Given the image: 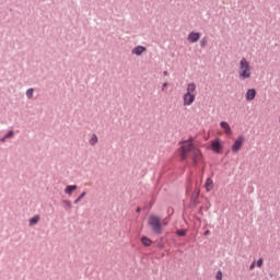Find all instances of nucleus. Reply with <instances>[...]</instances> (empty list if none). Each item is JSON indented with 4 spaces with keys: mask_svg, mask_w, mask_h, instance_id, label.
I'll list each match as a JSON object with an SVG mask.
<instances>
[{
    "mask_svg": "<svg viewBox=\"0 0 280 280\" xmlns=\"http://www.w3.org/2000/svg\"><path fill=\"white\" fill-rule=\"evenodd\" d=\"M179 156L182 161L191 159L194 165H196L202 159V153L200 149L194 145V140L189 139L180 142Z\"/></svg>",
    "mask_w": 280,
    "mask_h": 280,
    "instance_id": "obj_1",
    "label": "nucleus"
},
{
    "mask_svg": "<svg viewBox=\"0 0 280 280\" xmlns=\"http://www.w3.org/2000/svg\"><path fill=\"white\" fill-rule=\"evenodd\" d=\"M198 85L195 82H190L186 86V92L183 95V106H191L196 102V91Z\"/></svg>",
    "mask_w": 280,
    "mask_h": 280,
    "instance_id": "obj_2",
    "label": "nucleus"
},
{
    "mask_svg": "<svg viewBox=\"0 0 280 280\" xmlns=\"http://www.w3.org/2000/svg\"><path fill=\"white\" fill-rule=\"evenodd\" d=\"M253 75V68L246 58H242L238 62V78L240 80H248Z\"/></svg>",
    "mask_w": 280,
    "mask_h": 280,
    "instance_id": "obj_3",
    "label": "nucleus"
},
{
    "mask_svg": "<svg viewBox=\"0 0 280 280\" xmlns=\"http://www.w3.org/2000/svg\"><path fill=\"white\" fill-rule=\"evenodd\" d=\"M148 224L151 231H153V233H155L156 235H161V233H163V225L161 224V218L156 215H150L148 219Z\"/></svg>",
    "mask_w": 280,
    "mask_h": 280,
    "instance_id": "obj_4",
    "label": "nucleus"
},
{
    "mask_svg": "<svg viewBox=\"0 0 280 280\" xmlns=\"http://www.w3.org/2000/svg\"><path fill=\"white\" fill-rule=\"evenodd\" d=\"M244 145V136H238L236 139H235V141H234V143H233V145H232V152L234 153V154H237V152L240 151V150H242V147Z\"/></svg>",
    "mask_w": 280,
    "mask_h": 280,
    "instance_id": "obj_5",
    "label": "nucleus"
},
{
    "mask_svg": "<svg viewBox=\"0 0 280 280\" xmlns=\"http://www.w3.org/2000/svg\"><path fill=\"white\" fill-rule=\"evenodd\" d=\"M220 127L223 130L224 135H226V137H231L233 135V129H231V125H229V122L221 121Z\"/></svg>",
    "mask_w": 280,
    "mask_h": 280,
    "instance_id": "obj_6",
    "label": "nucleus"
},
{
    "mask_svg": "<svg viewBox=\"0 0 280 280\" xmlns=\"http://www.w3.org/2000/svg\"><path fill=\"white\" fill-rule=\"evenodd\" d=\"M256 95H257V91H255V89H249V90H247L245 97H246L247 102H253V100H255Z\"/></svg>",
    "mask_w": 280,
    "mask_h": 280,
    "instance_id": "obj_7",
    "label": "nucleus"
},
{
    "mask_svg": "<svg viewBox=\"0 0 280 280\" xmlns=\"http://www.w3.org/2000/svg\"><path fill=\"white\" fill-rule=\"evenodd\" d=\"M211 148H212L213 152L220 153L222 150V144L220 143V140L219 139L213 140L211 142Z\"/></svg>",
    "mask_w": 280,
    "mask_h": 280,
    "instance_id": "obj_8",
    "label": "nucleus"
},
{
    "mask_svg": "<svg viewBox=\"0 0 280 280\" xmlns=\"http://www.w3.org/2000/svg\"><path fill=\"white\" fill-rule=\"evenodd\" d=\"M188 40L190 43H198L200 40V33H197V32L189 33Z\"/></svg>",
    "mask_w": 280,
    "mask_h": 280,
    "instance_id": "obj_9",
    "label": "nucleus"
},
{
    "mask_svg": "<svg viewBox=\"0 0 280 280\" xmlns=\"http://www.w3.org/2000/svg\"><path fill=\"white\" fill-rule=\"evenodd\" d=\"M144 51H147V48L143 47V46H137L135 47L131 52L135 55V56H141L142 54H144Z\"/></svg>",
    "mask_w": 280,
    "mask_h": 280,
    "instance_id": "obj_10",
    "label": "nucleus"
},
{
    "mask_svg": "<svg viewBox=\"0 0 280 280\" xmlns=\"http://www.w3.org/2000/svg\"><path fill=\"white\" fill-rule=\"evenodd\" d=\"M75 189H78V185H69L65 188V194H67L68 196H72Z\"/></svg>",
    "mask_w": 280,
    "mask_h": 280,
    "instance_id": "obj_11",
    "label": "nucleus"
},
{
    "mask_svg": "<svg viewBox=\"0 0 280 280\" xmlns=\"http://www.w3.org/2000/svg\"><path fill=\"white\" fill-rule=\"evenodd\" d=\"M205 187L207 191H211L213 189V179L207 178Z\"/></svg>",
    "mask_w": 280,
    "mask_h": 280,
    "instance_id": "obj_12",
    "label": "nucleus"
},
{
    "mask_svg": "<svg viewBox=\"0 0 280 280\" xmlns=\"http://www.w3.org/2000/svg\"><path fill=\"white\" fill-rule=\"evenodd\" d=\"M39 221H40V217L34 215L33 218L30 219V226H34L35 224H38Z\"/></svg>",
    "mask_w": 280,
    "mask_h": 280,
    "instance_id": "obj_13",
    "label": "nucleus"
},
{
    "mask_svg": "<svg viewBox=\"0 0 280 280\" xmlns=\"http://www.w3.org/2000/svg\"><path fill=\"white\" fill-rule=\"evenodd\" d=\"M141 242H142L143 246H151L152 245V240H150L147 236H142Z\"/></svg>",
    "mask_w": 280,
    "mask_h": 280,
    "instance_id": "obj_14",
    "label": "nucleus"
},
{
    "mask_svg": "<svg viewBox=\"0 0 280 280\" xmlns=\"http://www.w3.org/2000/svg\"><path fill=\"white\" fill-rule=\"evenodd\" d=\"M84 196H86V191H83L75 200H74V205H78L82 201V198H84Z\"/></svg>",
    "mask_w": 280,
    "mask_h": 280,
    "instance_id": "obj_15",
    "label": "nucleus"
},
{
    "mask_svg": "<svg viewBox=\"0 0 280 280\" xmlns=\"http://www.w3.org/2000/svg\"><path fill=\"white\" fill-rule=\"evenodd\" d=\"M26 97H28V100H32V97H34V89H28L26 91Z\"/></svg>",
    "mask_w": 280,
    "mask_h": 280,
    "instance_id": "obj_16",
    "label": "nucleus"
},
{
    "mask_svg": "<svg viewBox=\"0 0 280 280\" xmlns=\"http://www.w3.org/2000/svg\"><path fill=\"white\" fill-rule=\"evenodd\" d=\"M97 143V136L93 135L92 138L90 139V145H95Z\"/></svg>",
    "mask_w": 280,
    "mask_h": 280,
    "instance_id": "obj_17",
    "label": "nucleus"
},
{
    "mask_svg": "<svg viewBox=\"0 0 280 280\" xmlns=\"http://www.w3.org/2000/svg\"><path fill=\"white\" fill-rule=\"evenodd\" d=\"M176 235H179V237H185V235H187V232L185 230H178L176 231Z\"/></svg>",
    "mask_w": 280,
    "mask_h": 280,
    "instance_id": "obj_18",
    "label": "nucleus"
},
{
    "mask_svg": "<svg viewBox=\"0 0 280 280\" xmlns=\"http://www.w3.org/2000/svg\"><path fill=\"white\" fill-rule=\"evenodd\" d=\"M256 266L258 267V268H261L262 266H264V259H258L257 260V262H256Z\"/></svg>",
    "mask_w": 280,
    "mask_h": 280,
    "instance_id": "obj_19",
    "label": "nucleus"
},
{
    "mask_svg": "<svg viewBox=\"0 0 280 280\" xmlns=\"http://www.w3.org/2000/svg\"><path fill=\"white\" fill-rule=\"evenodd\" d=\"M11 137H14V131L12 130L5 135V139H11Z\"/></svg>",
    "mask_w": 280,
    "mask_h": 280,
    "instance_id": "obj_20",
    "label": "nucleus"
},
{
    "mask_svg": "<svg viewBox=\"0 0 280 280\" xmlns=\"http://www.w3.org/2000/svg\"><path fill=\"white\" fill-rule=\"evenodd\" d=\"M217 280H222V270H219L215 276Z\"/></svg>",
    "mask_w": 280,
    "mask_h": 280,
    "instance_id": "obj_21",
    "label": "nucleus"
},
{
    "mask_svg": "<svg viewBox=\"0 0 280 280\" xmlns=\"http://www.w3.org/2000/svg\"><path fill=\"white\" fill-rule=\"evenodd\" d=\"M63 202H65L66 207H68L69 209H71V201L65 200Z\"/></svg>",
    "mask_w": 280,
    "mask_h": 280,
    "instance_id": "obj_22",
    "label": "nucleus"
},
{
    "mask_svg": "<svg viewBox=\"0 0 280 280\" xmlns=\"http://www.w3.org/2000/svg\"><path fill=\"white\" fill-rule=\"evenodd\" d=\"M249 270H255V262L249 266Z\"/></svg>",
    "mask_w": 280,
    "mask_h": 280,
    "instance_id": "obj_23",
    "label": "nucleus"
},
{
    "mask_svg": "<svg viewBox=\"0 0 280 280\" xmlns=\"http://www.w3.org/2000/svg\"><path fill=\"white\" fill-rule=\"evenodd\" d=\"M166 86H167V82H165V83L162 85V91H165Z\"/></svg>",
    "mask_w": 280,
    "mask_h": 280,
    "instance_id": "obj_24",
    "label": "nucleus"
},
{
    "mask_svg": "<svg viewBox=\"0 0 280 280\" xmlns=\"http://www.w3.org/2000/svg\"><path fill=\"white\" fill-rule=\"evenodd\" d=\"M211 234V231L207 230L203 235H210Z\"/></svg>",
    "mask_w": 280,
    "mask_h": 280,
    "instance_id": "obj_25",
    "label": "nucleus"
},
{
    "mask_svg": "<svg viewBox=\"0 0 280 280\" xmlns=\"http://www.w3.org/2000/svg\"><path fill=\"white\" fill-rule=\"evenodd\" d=\"M205 45H206V42H205V39L201 42V47H205Z\"/></svg>",
    "mask_w": 280,
    "mask_h": 280,
    "instance_id": "obj_26",
    "label": "nucleus"
},
{
    "mask_svg": "<svg viewBox=\"0 0 280 280\" xmlns=\"http://www.w3.org/2000/svg\"><path fill=\"white\" fill-rule=\"evenodd\" d=\"M8 138L5 136L1 139L2 142H4Z\"/></svg>",
    "mask_w": 280,
    "mask_h": 280,
    "instance_id": "obj_27",
    "label": "nucleus"
}]
</instances>
